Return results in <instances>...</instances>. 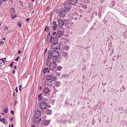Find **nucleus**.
Returning a JSON list of instances; mask_svg holds the SVG:
<instances>
[{
  "label": "nucleus",
  "mask_w": 127,
  "mask_h": 127,
  "mask_svg": "<svg viewBox=\"0 0 127 127\" xmlns=\"http://www.w3.org/2000/svg\"><path fill=\"white\" fill-rule=\"evenodd\" d=\"M71 4L69 2L65 3L63 6H61V8L65 11L68 12L70 10Z\"/></svg>",
  "instance_id": "nucleus-1"
},
{
  "label": "nucleus",
  "mask_w": 127,
  "mask_h": 127,
  "mask_svg": "<svg viewBox=\"0 0 127 127\" xmlns=\"http://www.w3.org/2000/svg\"><path fill=\"white\" fill-rule=\"evenodd\" d=\"M47 98H43L42 102L39 104V107L42 109H44L46 108L47 106V102L48 101Z\"/></svg>",
  "instance_id": "nucleus-2"
},
{
  "label": "nucleus",
  "mask_w": 127,
  "mask_h": 127,
  "mask_svg": "<svg viewBox=\"0 0 127 127\" xmlns=\"http://www.w3.org/2000/svg\"><path fill=\"white\" fill-rule=\"evenodd\" d=\"M67 12L66 11H65L61 8L59 16L61 18H64Z\"/></svg>",
  "instance_id": "nucleus-3"
},
{
  "label": "nucleus",
  "mask_w": 127,
  "mask_h": 127,
  "mask_svg": "<svg viewBox=\"0 0 127 127\" xmlns=\"http://www.w3.org/2000/svg\"><path fill=\"white\" fill-rule=\"evenodd\" d=\"M41 113L38 110L36 111L33 115L34 119H39L40 117Z\"/></svg>",
  "instance_id": "nucleus-4"
},
{
  "label": "nucleus",
  "mask_w": 127,
  "mask_h": 127,
  "mask_svg": "<svg viewBox=\"0 0 127 127\" xmlns=\"http://www.w3.org/2000/svg\"><path fill=\"white\" fill-rule=\"evenodd\" d=\"M60 44L59 43H53L51 46V48L54 49H57L60 47Z\"/></svg>",
  "instance_id": "nucleus-5"
},
{
  "label": "nucleus",
  "mask_w": 127,
  "mask_h": 127,
  "mask_svg": "<svg viewBox=\"0 0 127 127\" xmlns=\"http://www.w3.org/2000/svg\"><path fill=\"white\" fill-rule=\"evenodd\" d=\"M63 30H59L56 35V37L58 38L61 37L63 36Z\"/></svg>",
  "instance_id": "nucleus-6"
},
{
  "label": "nucleus",
  "mask_w": 127,
  "mask_h": 127,
  "mask_svg": "<svg viewBox=\"0 0 127 127\" xmlns=\"http://www.w3.org/2000/svg\"><path fill=\"white\" fill-rule=\"evenodd\" d=\"M52 57L58 58L59 54L58 52L56 50H53L51 51Z\"/></svg>",
  "instance_id": "nucleus-7"
},
{
  "label": "nucleus",
  "mask_w": 127,
  "mask_h": 127,
  "mask_svg": "<svg viewBox=\"0 0 127 127\" xmlns=\"http://www.w3.org/2000/svg\"><path fill=\"white\" fill-rule=\"evenodd\" d=\"M57 64L55 63L51 62L49 65V68L50 70H53L56 67Z\"/></svg>",
  "instance_id": "nucleus-8"
},
{
  "label": "nucleus",
  "mask_w": 127,
  "mask_h": 127,
  "mask_svg": "<svg viewBox=\"0 0 127 127\" xmlns=\"http://www.w3.org/2000/svg\"><path fill=\"white\" fill-rule=\"evenodd\" d=\"M58 40V38L56 37V36L55 37H52V36H51L50 42H51L52 41L53 43H57Z\"/></svg>",
  "instance_id": "nucleus-9"
},
{
  "label": "nucleus",
  "mask_w": 127,
  "mask_h": 127,
  "mask_svg": "<svg viewBox=\"0 0 127 127\" xmlns=\"http://www.w3.org/2000/svg\"><path fill=\"white\" fill-rule=\"evenodd\" d=\"M47 79L53 81L55 80L56 78L54 76L52 75H47L46 77Z\"/></svg>",
  "instance_id": "nucleus-10"
},
{
  "label": "nucleus",
  "mask_w": 127,
  "mask_h": 127,
  "mask_svg": "<svg viewBox=\"0 0 127 127\" xmlns=\"http://www.w3.org/2000/svg\"><path fill=\"white\" fill-rule=\"evenodd\" d=\"M58 26L60 28H62L64 25V22L63 20L61 19H59L58 20Z\"/></svg>",
  "instance_id": "nucleus-11"
},
{
  "label": "nucleus",
  "mask_w": 127,
  "mask_h": 127,
  "mask_svg": "<svg viewBox=\"0 0 127 127\" xmlns=\"http://www.w3.org/2000/svg\"><path fill=\"white\" fill-rule=\"evenodd\" d=\"M53 81L47 79L45 81V84L48 86H52L53 84Z\"/></svg>",
  "instance_id": "nucleus-12"
},
{
  "label": "nucleus",
  "mask_w": 127,
  "mask_h": 127,
  "mask_svg": "<svg viewBox=\"0 0 127 127\" xmlns=\"http://www.w3.org/2000/svg\"><path fill=\"white\" fill-rule=\"evenodd\" d=\"M50 122V120H45L43 121V124L44 126H48L49 125Z\"/></svg>",
  "instance_id": "nucleus-13"
},
{
  "label": "nucleus",
  "mask_w": 127,
  "mask_h": 127,
  "mask_svg": "<svg viewBox=\"0 0 127 127\" xmlns=\"http://www.w3.org/2000/svg\"><path fill=\"white\" fill-rule=\"evenodd\" d=\"M68 53L66 52H63L62 53V56L66 59H67Z\"/></svg>",
  "instance_id": "nucleus-14"
},
{
  "label": "nucleus",
  "mask_w": 127,
  "mask_h": 127,
  "mask_svg": "<svg viewBox=\"0 0 127 127\" xmlns=\"http://www.w3.org/2000/svg\"><path fill=\"white\" fill-rule=\"evenodd\" d=\"M78 0H70L69 2L70 4L75 5L78 2Z\"/></svg>",
  "instance_id": "nucleus-15"
},
{
  "label": "nucleus",
  "mask_w": 127,
  "mask_h": 127,
  "mask_svg": "<svg viewBox=\"0 0 127 127\" xmlns=\"http://www.w3.org/2000/svg\"><path fill=\"white\" fill-rule=\"evenodd\" d=\"M49 91V90L48 87H45L43 90V92L45 94H48Z\"/></svg>",
  "instance_id": "nucleus-16"
},
{
  "label": "nucleus",
  "mask_w": 127,
  "mask_h": 127,
  "mask_svg": "<svg viewBox=\"0 0 127 127\" xmlns=\"http://www.w3.org/2000/svg\"><path fill=\"white\" fill-rule=\"evenodd\" d=\"M58 58L56 57H52L51 58V59L52 61V62H53L56 63L58 61Z\"/></svg>",
  "instance_id": "nucleus-17"
},
{
  "label": "nucleus",
  "mask_w": 127,
  "mask_h": 127,
  "mask_svg": "<svg viewBox=\"0 0 127 127\" xmlns=\"http://www.w3.org/2000/svg\"><path fill=\"white\" fill-rule=\"evenodd\" d=\"M61 84L60 82V81H58L55 82L54 84L56 87H59L60 85Z\"/></svg>",
  "instance_id": "nucleus-18"
},
{
  "label": "nucleus",
  "mask_w": 127,
  "mask_h": 127,
  "mask_svg": "<svg viewBox=\"0 0 127 127\" xmlns=\"http://www.w3.org/2000/svg\"><path fill=\"white\" fill-rule=\"evenodd\" d=\"M48 58L46 60V61L47 62H48V61H49V60L51 58V56H52L51 51H48Z\"/></svg>",
  "instance_id": "nucleus-19"
},
{
  "label": "nucleus",
  "mask_w": 127,
  "mask_h": 127,
  "mask_svg": "<svg viewBox=\"0 0 127 127\" xmlns=\"http://www.w3.org/2000/svg\"><path fill=\"white\" fill-rule=\"evenodd\" d=\"M50 32H49L47 36V41L48 42H50Z\"/></svg>",
  "instance_id": "nucleus-20"
},
{
  "label": "nucleus",
  "mask_w": 127,
  "mask_h": 127,
  "mask_svg": "<svg viewBox=\"0 0 127 127\" xmlns=\"http://www.w3.org/2000/svg\"><path fill=\"white\" fill-rule=\"evenodd\" d=\"M37 119H34V118H33V123L34 124H36L38 123H39L38 120Z\"/></svg>",
  "instance_id": "nucleus-21"
},
{
  "label": "nucleus",
  "mask_w": 127,
  "mask_h": 127,
  "mask_svg": "<svg viewBox=\"0 0 127 127\" xmlns=\"http://www.w3.org/2000/svg\"><path fill=\"white\" fill-rule=\"evenodd\" d=\"M42 97V93H40L38 95V100H42V98H41Z\"/></svg>",
  "instance_id": "nucleus-22"
},
{
  "label": "nucleus",
  "mask_w": 127,
  "mask_h": 127,
  "mask_svg": "<svg viewBox=\"0 0 127 127\" xmlns=\"http://www.w3.org/2000/svg\"><path fill=\"white\" fill-rule=\"evenodd\" d=\"M58 27V25L57 24L53 25V30H55L56 29V28Z\"/></svg>",
  "instance_id": "nucleus-23"
},
{
  "label": "nucleus",
  "mask_w": 127,
  "mask_h": 127,
  "mask_svg": "<svg viewBox=\"0 0 127 127\" xmlns=\"http://www.w3.org/2000/svg\"><path fill=\"white\" fill-rule=\"evenodd\" d=\"M8 110V109L7 107H5L3 110L4 113L6 114L7 113Z\"/></svg>",
  "instance_id": "nucleus-24"
},
{
  "label": "nucleus",
  "mask_w": 127,
  "mask_h": 127,
  "mask_svg": "<svg viewBox=\"0 0 127 127\" xmlns=\"http://www.w3.org/2000/svg\"><path fill=\"white\" fill-rule=\"evenodd\" d=\"M11 18L12 19H14L15 18L17 17V15L16 14H14L13 15H11Z\"/></svg>",
  "instance_id": "nucleus-25"
},
{
  "label": "nucleus",
  "mask_w": 127,
  "mask_h": 127,
  "mask_svg": "<svg viewBox=\"0 0 127 127\" xmlns=\"http://www.w3.org/2000/svg\"><path fill=\"white\" fill-rule=\"evenodd\" d=\"M114 53V49H112L110 52V55H111V56H112Z\"/></svg>",
  "instance_id": "nucleus-26"
},
{
  "label": "nucleus",
  "mask_w": 127,
  "mask_h": 127,
  "mask_svg": "<svg viewBox=\"0 0 127 127\" xmlns=\"http://www.w3.org/2000/svg\"><path fill=\"white\" fill-rule=\"evenodd\" d=\"M121 14L124 16H126V13L123 11H121L120 12Z\"/></svg>",
  "instance_id": "nucleus-27"
},
{
  "label": "nucleus",
  "mask_w": 127,
  "mask_h": 127,
  "mask_svg": "<svg viewBox=\"0 0 127 127\" xmlns=\"http://www.w3.org/2000/svg\"><path fill=\"white\" fill-rule=\"evenodd\" d=\"M62 66H59L57 67V69L59 71H60L62 69Z\"/></svg>",
  "instance_id": "nucleus-28"
},
{
  "label": "nucleus",
  "mask_w": 127,
  "mask_h": 127,
  "mask_svg": "<svg viewBox=\"0 0 127 127\" xmlns=\"http://www.w3.org/2000/svg\"><path fill=\"white\" fill-rule=\"evenodd\" d=\"M46 28V32H48L50 29L49 27L47 26H46L45 27Z\"/></svg>",
  "instance_id": "nucleus-29"
},
{
  "label": "nucleus",
  "mask_w": 127,
  "mask_h": 127,
  "mask_svg": "<svg viewBox=\"0 0 127 127\" xmlns=\"http://www.w3.org/2000/svg\"><path fill=\"white\" fill-rule=\"evenodd\" d=\"M68 75L64 74L62 75V76H63L64 78H66L67 76H68Z\"/></svg>",
  "instance_id": "nucleus-30"
},
{
  "label": "nucleus",
  "mask_w": 127,
  "mask_h": 127,
  "mask_svg": "<svg viewBox=\"0 0 127 127\" xmlns=\"http://www.w3.org/2000/svg\"><path fill=\"white\" fill-rule=\"evenodd\" d=\"M82 7L83 8L86 9L87 8V5L86 4H84L83 5Z\"/></svg>",
  "instance_id": "nucleus-31"
},
{
  "label": "nucleus",
  "mask_w": 127,
  "mask_h": 127,
  "mask_svg": "<svg viewBox=\"0 0 127 127\" xmlns=\"http://www.w3.org/2000/svg\"><path fill=\"white\" fill-rule=\"evenodd\" d=\"M84 1L85 3L88 4L89 3L90 0H85Z\"/></svg>",
  "instance_id": "nucleus-32"
},
{
  "label": "nucleus",
  "mask_w": 127,
  "mask_h": 127,
  "mask_svg": "<svg viewBox=\"0 0 127 127\" xmlns=\"http://www.w3.org/2000/svg\"><path fill=\"white\" fill-rule=\"evenodd\" d=\"M10 11L11 12H13L14 11H15V10L14 8L12 7L11 8Z\"/></svg>",
  "instance_id": "nucleus-33"
},
{
  "label": "nucleus",
  "mask_w": 127,
  "mask_h": 127,
  "mask_svg": "<svg viewBox=\"0 0 127 127\" xmlns=\"http://www.w3.org/2000/svg\"><path fill=\"white\" fill-rule=\"evenodd\" d=\"M60 10L59 9H57L56 11V12L57 14H59L60 12Z\"/></svg>",
  "instance_id": "nucleus-34"
},
{
  "label": "nucleus",
  "mask_w": 127,
  "mask_h": 127,
  "mask_svg": "<svg viewBox=\"0 0 127 127\" xmlns=\"http://www.w3.org/2000/svg\"><path fill=\"white\" fill-rule=\"evenodd\" d=\"M46 68H45L43 69V72L44 74L46 73Z\"/></svg>",
  "instance_id": "nucleus-35"
},
{
  "label": "nucleus",
  "mask_w": 127,
  "mask_h": 127,
  "mask_svg": "<svg viewBox=\"0 0 127 127\" xmlns=\"http://www.w3.org/2000/svg\"><path fill=\"white\" fill-rule=\"evenodd\" d=\"M60 72H56V76H60Z\"/></svg>",
  "instance_id": "nucleus-36"
},
{
  "label": "nucleus",
  "mask_w": 127,
  "mask_h": 127,
  "mask_svg": "<svg viewBox=\"0 0 127 127\" xmlns=\"http://www.w3.org/2000/svg\"><path fill=\"white\" fill-rule=\"evenodd\" d=\"M18 27L20 28H21L22 27L21 24L20 22L18 23Z\"/></svg>",
  "instance_id": "nucleus-37"
},
{
  "label": "nucleus",
  "mask_w": 127,
  "mask_h": 127,
  "mask_svg": "<svg viewBox=\"0 0 127 127\" xmlns=\"http://www.w3.org/2000/svg\"><path fill=\"white\" fill-rule=\"evenodd\" d=\"M2 123H3L4 124H6V122L7 123V121H6H6H2L1 122Z\"/></svg>",
  "instance_id": "nucleus-38"
},
{
  "label": "nucleus",
  "mask_w": 127,
  "mask_h": 127,
  "mask_svg": "<svg viewBox=\"0 0 127 127\" xmlns=\"http://www.w3.org/2000/svg\"><path fill=\"white\" fill-rule=\"evenodd\" d=\"M47 111H50V112H48V114H50L51 113V110H50V109H49L48 110H47ZM47 112H48V111Z\"/></svg>",
  "instance_id": "nucleus-39"
},
{
  "label": "nucleus",
  "mask_w": 127,
  "mask_h": 127,
  "mask_svg": "<svg viewBox=\"0 0 127 127\" xmlns=\"http://www.w3.org/2000/svg\"><path fill=\"white\" fill-rule=\"evenodd\" d=\"M46 72L47 73L49 72V69L48 68V67L46 68Z\"/></svg>",
  "instance_id": "nucleus-40"
},
{
  "label": "nucleus",
  "mask_w": 127,
  "mask_h": 127,
  "mask_svg": "<svg viewBox=\"0 0 127 127\" xmlns=\"http://www.w3.org/2000/svg\"><path fill=\"white\" fill-rule=\"evenodd\" d=\"M8 29V28L7 26H5L4 27V30H7Z\"/></svg>",
  "instance_id": "nucleus-41"
},
{
  "label": "nucleus",
  "mask_w": 127,
  "mask_h": 127,
  "mask_svg": "<svg viewBox=\"0 0 127 127\" xmlns=\"http://www.w3.org/2000/svg\"><path fill=\"white\" fill-rule=\"evenodd\" d=\"M11 113L12 114L14 115V111L12 110L11 111Z\"/></svg>",
  "instance_id": "nucleus-42"
},
{
  "label": "nucleus",
  "mask_w": 127,
  "mask_h": 127,
  "mask_svg": "<svg viewBox=\"0 0 127 127\" xmlns=\"http://www.w3.org/2000/svg\"><path fill=\"white\" fill-rule=\"evenodd\" d=\"M2 62L4 64H5L7 62V61L6 60H4L2 61Z\"/></svg>",
  "instance_id": "nucleus-43"
},
{
  "label": "nucleus",
  "mask_w": 127,
  "mask_h": 127,
  "mask_svg": "<svg viewBox=\"0 0 127 127\" xmlns=\"http://www.w3.org/2000/svg\"><path fill=\"white\" fill-rule=\"evenodd\" d=\"M15 90H16V93L18 92V89L17 87H16Z\"/></svg>",
  "instance_id": "nucleus-44"
},
{
  "label": "nucleus",
  "mask_w": 127,
  "mask_h": 127,
  "mask_svg": "<svg viewBox=\"0 0 127 127\" xmlns=\"http://www.w3.org/2000/svg\"><path fill=\"white\" fill-rule=\"evenodd\" d=\"M13 62H11L10 65V66H11V67H13Z\"/></svg>",
  "instance_id": "nucleus-45"
},
{
  "label": "nucleus",
  "mask_w": 127,
  "mask_h": 127,
  "mask_svg": "<svg viewBox=\"0 0 127 127\" xmlns=\"http://www.w3.org/2000/svg\"><path fill=\"white\" fill-rule=\"evenodd\" d=\"M19 58V57H17L16 58L15 60L16 61H18Z\"/></svg>",
  "instance_id": "nucleus-46"
},
{
  "label": "nucleus",
  "mask_w": 127,
  "mask_h": 127,
  "mask_svg": "<svg viewBox=\"0 0 127 127\" xmlns=\"http://www.w3.org/2000/svg\"><path fill=\"white\" fill-rule=\"evenodd\" d=\"M4 43V42L3 41H1L0 42V44H3Z\"/></svg>",
  "instance_id": "nucleus-47"
},
{
  "label": "nucleus",
  "mask_w": 127,
  "mask_h": 127,
  "mask_svg": "<svg viewBox=\"0 0 127 127\" xmlns=\"http://www.w3.org/2000/svg\"><path fill=\"white\" fill-rule=\"evenodd\" d=\"M56 34V32H53V33H52V35H55Z\"/></svg>",
  "instance_id": "nucleus-48"
},
{
  "label": "nucleus",
  "mask_w": 127,
  "mask_h": 127,
  "mask_svg": "<svg viewBox=\"0 0 127 127\" xmlns=\"http://www.w3.org/2000/svg\"><path fill=\"white\" fill-rule=\"evenodd\" d=\"M20 5L22 6L23 5V4L22 2L21 1H20Z\"/></svg>",
  "instance_id": "nucleus-49"
},
{
  "label": "nucleus",
  "mask_w": 127,
  "mask_h": 127,
  "mask_svg": "<svg viewBox=\"0 0 127 127\" xmlns=\"http://www.w3.org/2000/svg\"><path fill=\"white\" fill-rule=\"evenodd\" d=\"M123 107H121L119 108V109L121 111H122L123 110Z\"/></svg>",
  "instance_id": "nucleus-50"
},
{
  "label": "nucleus",
  "mask_w": 127,
  "mask_h": 127,
  "mask_svg": "<svg viewBox=\"0 0 127 127\" xmlns=\"http://www.w3.org/2000/svg\"><path fill=\"white\" fill-rule=\"evenodd\" d=\"M56 21H54L53 23V25H54L55 24H56Z\"/></svg>",
  "instance_id": "nucleus-51"
},
{
  "label": "nucleus",
  "mask_w": 127,
  "mask_h": 127,
  "mask_svg": "<svg viewBox=\"0 0 127 127\" xmlns=\"http://www.w3.org/2000/svg\"><path fill=\"white\" fill-rule=\"evenodd\" d=\"M111 50V48L110 47H109L108 49V52H109L110 50Z\"/></svg>",
  "instance_id": "nucleus-52"
},
{
  "label": "nucleus",
  "mask_w": 127,
  "mask_h": 127,
  "mask_svg": "<svg viewBox=\"0 0 127 127\" xmlns=\"http://www.w3.org/2000/svg\"><path fill=\"white\" fill-rule=\"evenodd\" d=\"M62 122H63L64 123H65V122H66V121L63 120L62 122V121H61Z\"/></svg>",
  "instance_id": "nucleus-53"
},
{
  "label": "nucleus",
  "mask_w": 127,
  "mask_h": 127,
  "mask_svg": "<svg viewBox=\"0 0 127 127\" xmlns=\"http://www.w3.org/2000/svg\"><path fill=\"white\" fill-rule=\"evenodd\" d=\"M31 6L30 4H28V7L29 8H31Z\"/></svg>",
  "instance_id": "nucleus-54"
},
{
  "label": "nucleus",
  "mask_w": 127,
  "mask_h": 127,
  "mask_svg": "<svg viewBox=\"0 0 127 127\" xmlns=\"http://www.w3.org/2000/svg\"><path fill=\"white\" fill-rule=\"evenodd\" d=\"M115 56H114L113 58V61L115 60Z\"/></svg>",
  "instance_id": "nucleus-55"
},
{
  "label": "nucleus",
  "mask_w": 127,
  "mask_h": 127,
  "mask_svg": "<svg viewBox=\"0 0 127 127\" xmlns=\"http://www.w3.org/2000/svg\"><path fill=\"white\" fill-rule=\"evenodd\" d=\"M38 120V122L39 123L41 121V119L40 118V119L38 120Z\"/></svg>",
  "instance_id": "nucleus-56"
},
{
  "label": "nucleus",
  "mask_w": 127,
  "mask_h": 127,
  "mask_svg": "<svg viewBox=\"0 0 127 127\" xmlns=\"http://www.w3.org/2000/svg\"><path fill=\"white\" fill-rule=\"evenodd\" d=\"M30 19V18H27L26 19V21H27V22H28L29 21V20Z\"/></svg>",
  "instance_id": "nucleus-57"
},
{
  "label": "nucleus",
  "mask_w": 127,
  "mask_h": 127,
  "mask_svg": "<svg viewBox=\"0 0 127 127\" xmlns=\"http://www.w3.org/2000/svg\"><path fill=\"white\" fill-rule=\"evenodd\" d=\"M14 69H17V66H14Z\"/></svg>",
  "instance_id": "nucleus-58"
},
{
  "label": "nucleus",
  "mask_w": 127,
  "mask_h": 127,
  "mask_svg": "<svg viewBox=\"0 0 127 127\" xmlns=\"http://www.w3.org/2000/svg\"><path fill=\"white\" fill-rule=\"evenodd\" d=\"M12 73L13 74H14L15 73V71L14 70H13L12 71Z\"/></svg>",
  "instance_id": "nucleus-59"
},
{
  "label": "nucleus",
  "mask_w": 127,
  "mask_h": 127,
  "mask_svg": "<svg viewBox=\"0 0 127 127\" xmlns=\"http://www.w3.org/2000/svg\"><path fill=\"white\" fill-rule=\"evenodd\" d=\"M21 52L20 50H19L18 51V53L19 54H21Z\"/></svg>",
  "instance_id": "nucleus-60"
},
{
  "label": "nucleus",
  "mask_w": 127,
  "mask_h": 127,
  "mask_svg": "<svg viewBox=\"0 0 127 127\" xmlns=\"http://www.w3.org/2000/svg\"><path fill=\"white\" fill-rule=\"evenodd\" d=\"M6 59V58H4V59H0V60L2 61H3V60H4V59Z\"/></svg>",
  "instance_id": "nucleus-61"
},
{
  "label": "nucleus",
  "mask_w": 127,
  "mask_h": 127,
  "mask_svg": "<svg viewBox=\"0 0 127 127\" xmlns=\"http://www.w3.org/2000/svg\"><path fill=\"white\" fill-rule=\"evenodd\" d=\"M46 118V116L45 115H44V116H43V119H45V118Z\"/></svg>",
  "instance_id": "nucleus-62"
},
{
  "label": "nucleus",
  "mask_w": 127,
  "mask_h": 127,
  "mask_svg": "<svg viewBox=\"0 0 127 127\" xmlns=\"http://www.w3.org/2000/svg\"><path fill=\"white\" fill-rule=\"evenodd\" d=\"M31 127H35L33 125H32Z\"/></svg>",
  "instance_id": "nucleus-63"
},
{
  "label": "nucleus",
  "mask_w": 127,
  "mask_h": 127,
  "mask_svg": "<svg viewBox=\"0 0 127 127\" xmlns=\"http://www.w3.org/2000/svg\"><path fill=\"white\" fill-rule=\"evenodd\" d=\"M77 17H75L73 19H74L75 20H76L77 19Z\"/></svg>",
  "instance_id": "nucleus-64"
}]
</instances>
